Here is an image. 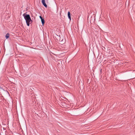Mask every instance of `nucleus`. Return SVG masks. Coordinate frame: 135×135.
<instances>
[{
  "label": "nucleus",
  "instance_id": "f257e3e1",
  "mask_svg": "<svg viewBox=\"0 0 135 135\" xmlns=\"http://www.w3.org/2000/svg\"><path fill=\"white\" fill-rule=\"evenodd\" d=\"M23 16L26 20L27 25L29 26L30 23H31L32 22V21L31 20L30 15L27 14L26 13H24L23 14Z\"/></svg>",
  "mask_w": 135,
  "mask_h": 135
},
{
  "label": "nucleus",
  "instance_id": "39448f33",
  "mask_svg": "<svg viewBox=\"0 0 135 135\" xmlns=\"http://www.w3.org/2000/svg\"><path fill=\"white\" fill-rule=\"evenodd\" d=\"M9 34L8 33H7L6 35V39L8 38L9 37Z\"/></svg>",
  "mask_w": 135,
  "mask_h": 135
},
{
  "label": "nucleus",
  "instance_id": "20e7f679",
  "mask_svg": "<svg viewBox=\"0 0 135 135\" xmlns=\"http://www.w3.org/2000/svg\"><path fill=\"white\" fill-rule=\"evenodd\" d=\"M68 15L69 19L70 20H71L70 14V12L69 11L68 12Z\"/></svg>",
  "mask_w": 135,
  "mask_h": 135
},
{
  "label": "nucleus",
  "instance_id": "f03ea898",
  "mask_svg": "<svg viewBox=\"0 0 135 135\" xmlns=\"http://www.w3.org/2000/svg\"><path fill=\"white\" fill-rule=\"evenodd\" d=\"M39 17H40V18L41 19L42 23V25L43 26L44 25V24L45 23L44 19L41 16H39Z\"/></svg>",
  "mask_w": 135,
  "mask_h": 135
},
{
  "label": "nucleus",
  "instance_id": "7ed1b4c3",
  "mask_svg": "<svg viewBox=\"0 0 135 135\" xmlns=\"http://www.w3.org/2000/svg\"><path fill=\"white\" fill-rule=\"evenodd\" d=\"M41 2L42 4L46 8L47 7V6L45 3V0H41Z\"/></svg>",
  "mask_w": 135,
  "mask_h": 135
}]
</instances>
